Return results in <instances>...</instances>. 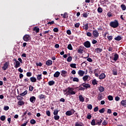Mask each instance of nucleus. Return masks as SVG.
Here are the masks:
<instances>
[{"label":"nucleus","instance_id":"nucleus-1","mask_svg":"<svg viewBox=\"0 0 126 126\" xmlns=\"http://www.w3.org/2000/svg\"><path fill=\"white\" fill-rule=\"evenodd\" d=\"M74 88L68 87L67 88L63 90V92L64 93V95L67 96L68 95H75V94H76V92L74 91Z\"/></svg>","mask_w":126,"mask_h":126},{"label":"nucleus","instance_id":"nucleus-2","mask_svg":"<svg viewBox=\"0 0 126 126\" xmlns=\"http://www.w3.org/2000/svg\"><path fill=\"white\" fill-rule=\"evenodd\" d=\"M109 26L110 27H112V28H118L119 27V21L117 20L111 21L109 24Z\"/></svg>","mask_w":126,"mask_h":126},{"label":"nucleus","instance_id":"nucleus-3","mask_svg":"<svg viewBox=\"0 0 126 126\" xmlns=\"http://www.w3.org/2000/svg\"><path fill=\"white\" fill-rule=\"evenodd\" d=\"M81 86H83L84 89H88L89 88H91V85L89 84L83 83V84H81V85H80V87H81Z\"/></svg>","mask_w":126,"mask_h":126},{"label":"nucleus","instance_id":"nucleus-4","mask_svg":"<svg viewBox=\"0 0 126 126\" xmlns=\"http://www.w3.org/2000/svg\"><path fill=\"white\" fill-rule=\"evenodd\" d=\"M23 39L25 42H28L31 39V37L29 34H26L23 36Z\"/></svg>","mask_w":126,"mask_h":126},{"label":"nucleus","instance_id":"nucleus-5","mask_svg":"<svg viewBox=\"0 0 126 126\" xmlns=\"http://www.w3.org/2000/svg\"><path fill=\"white\" fill-rule=\"evenodd\" d=\"M83 45L85 48H89L91 47V43L89 41H86L84 43Z\"/></svg>","mask_w":126,"mask_h":126},{"label":"nucleus","instance_id":"nucleus-6","mask_svg":"<svg viewBox=\"0 0 126 126\" xmlns=\"http://www.w3.org/2000/svg\"><path fill=\"white\" fill-rule=\"evenodd\" d=\"M93 35L94 38H98L99 37V32L97 30H94L93 31Z\"/></svg>","mask_w":126,"mask_h":126},{"label":"nucleus","instance_id":"nucleus-7","mask_svg":"<svg viewBox=\"0 0 126 126\" xmlns=\"http://www.w3.org/2000/svg\"><path fill=\"white\" fill-rule=\"evenodd\" d=\"M9 65V62H5V63L3 64V66L2 67V68L3 70H6L8 67V65Z\"/></svg>","mask_w":126,"mask_h":126},{"label":"nucleus","instance_id":"nucleus-8","mask_svg":"<svg viewBox=\"0 0 126 126\" xmlns=\"http://www.w3.org/2000/svg\"><path fill=\"white\" fill-rule=\"evenodd\" d=\"M13 61H14V62H16V64L14 66V67L15 68H18V67H19L20 66V62H19V61L16 60V59H14L13 60Z\"/></svg>","mask_w":126,"mask_h":126},{"label":"nucleus","instance_id":"nucleus-9","mask_svg":"<svg viewBox=\"0 0 126 126\" xmlns=\"http://www.w3.org/2000/svg\"><path fill=\"white\" fill-rule=\"evenodd\" d=\"M94 52L96 53V54H100V53H102V52H103V47H102L101 48H96L94 50Z\"/></svg>","mask_w":126,"mask_h":126},{"label":"nucleus","instance_id":"nucleus-10","mask_svg":"<svg viewBox=\"0 0 126 126\" xmlns=\"http://www.w3.org/2000/svg\"><path fill=\"white\" fill-rule=\"evenodd\" d=\"M85 73V71L82 70H79L78 71V74L79 75V76L82 77L83 75H84V74Z\"/></svg>","mask_w":126,"mask_h":126},{"label":"nucleus","instance_id":"nucleus-11","mask_svg":"<svg viewBox=\"0 0 126 126\" xmlns=\"http://www.w3.org/2000/svg\"><path fill=\"white\" fill-rule=\"evenodd\" d=\"M102 121L103 120L102 119H98V120L95 119L96 125L97 126H101Z\"/></svg>","mask_w":126,"mask_h":126},{"label":"nucleus","instance_id":"nucleus-12","mask_svg":"<svg viewBox=\"0 0 126 126\" xmlns=\"http://www.w3.org/2000/svg\"><path fill=\"white\" fill-rule=\"evenodd\" d=\"M25 104V102L23 101V100H19L17 102V106L18 107H21V106H23Z\"/></svg>","mask_w":126,"mask_h":126},{"label":"nucleus","instance_id":"nucleus-13","mask_svg":"<svg viewBox=\"0 0 126 126\" xmlns=\"http://www.w3.org/2000/svg\"><path fill=\"white\" fill-rule=\"evenodd\" d=\"M53 64V61L51 60H48L46 62V65L48 66H50Z\"/></svg>","mask_w":126,"mask_h":126},{"label":"nucleus","instance_id":"nucleus-14","mask_svg":"<svg viewBox=\"0 0 126 126\" xmlns=\"http://www.w3.org/2000/svg\"><path fill=\"white\" fill-rule=\"evenodd\" d=\"M30 101L31 102V103H35L36 101V97L34 96H31L30 98Z\"/></svg>","mask_w":126,"mask_h":126},{"label":"nucleus","instance_id":"nucleus-15","mask_svg":"<svg viewBox=\"0 0 126 126\" xmlns=\"http://www.w3.org/2000/svg\"><path fill=\"white\" fill-rule=\"evenodd\" d=\"M30 79L31 82H32V83L37 82V79L35 77H31L30 78Z\"/></svg>","mask_w":126,"mask_h":126},{"label":"nucleus","instance_id":"nucleus-16","mask_svg":"<svg viewBox=\"0 0 126 126\" xmlns=\"http://www.w3.org/2000/svg\"><path fill=\"white\" fill-rule=\"evenodd\" d=\"M105 77H106V75H105L104 73H101L99 76V79H105Z\"/></svg>","mask_w":126,"mask_h":126},{"label":"nucleus","instance_id":"nucleus-17","mask_svg":"<svg viewBox=\"0 0 126 126\" xmlns=\"http://www.w3.org/2000/svg\"><path fill=\"white\" fill-rule=\"evenodd\" d=\"M67 73V72L64 70H63L61 71V75L63 76V77H65V74Z\"/></svg>","mask_w":126,"mask_h":126},{"label":"nucleus","instance_id":"nucleus-18","mask_svg":"<svg viewBox=\"0 0 126 126\" xmlns=\"http://www.w3.org/2000/svg\"><path fill=\"white\" fill-rule=\"evenodd\" d=\"M79 99L80 102H84V100H85V98L81 94L79 95Z\"/></svg>","mask_w":126,"mask_h":126},{"label":"nucleus","instance_id":"nucleus-19","mask_svg":"<svg viewBox=\"0 0 126 126\" xmlns=\"http://www.w3.org/2000/svg\"><path fill=\"white\" fill-rule=\"evenodd\" d=\"M33 30L34 31V32H36V33H39L40 29L38 27H35Z\"/></svg>","mask_w":126,"mask_h":126},{"label":"nucleus","instance_id":"nucleus-20","mask_svg":"<svg viewBox=\"0 0 126 126\" xmlns=\"http://www.w3.org/2000/svg\"><path fill=\"white\" fill-rule=\"evenodd\" d=\"M119 59V54L117 53H116L114 55V58L113 59V61H115V62H117V60H118Z\"/></svg>","mask_w":126,"mask_h":126},{"label":"nucleus","instance_id":"nucleus-21","mask_svg":"<svg viewBox=\"0 0 126 126\" xmlns=\"http://www.w3.org/2000/svg\"><path fill=\"white\" fill-rule=\"evenodd\" d=\"M37 80L41 81L42 80V74L37 75L36 76Z\"/></svg>","mask_w":126,"mask_h":126},{"label":"nucleus","instance_id":"nucleus-22","mask_svg":"<svg viewBox=\"0 0 126 126\" xmlns=\"http://www.w3.org/2000/svg\"><path fill=\"white\" fill-rule=\"evenodd\" d=\"M60 74H61V73L60 72L56 71L54 74V77L58 78L59 77V76H60Z\"/></svg>","mask_w":126,"mask_h":126},{"label":"nucleus","instance_id":"nucleus-23","mask_svg":"<svg viewBox=\"0 0 126 126\" xmlns=\"http://www.w3.org/2000/svg\"><path fill=\"white\" fill-rule=\"evenodd\" d=\"M61 16H63V18H68V15L67 14V13L65 12L63 14H61Z\"/></svg>","mask_w":126,"mask_h":126},{"label":"nucleus","instance_id":"nucleus-24","mask_svg":"<svg viewBox=\"0 0 126 126\" xmlns=\"http://www.w3.org/2000/svg\"><path fill=\"white\" fill-rule=\"evenodd\" d=\"M122 39H123V37L120 35H118L117 37L114 38V40H115V41H121Z\"/></svg>","mask_w":126,"mask_h":126},{"label":"nucleus","instance_id":"nucleus-25","mask_svg":"<svg viewBox=\"0 0 126 126\" xmlns=\"http://www.w3.org/2000/svg\"><path fill=\"white\" fill-rule=\"evenodd\" d=\"M89 77H90L89 75H85L83 77V80L85 82L87 81V80H88Z\"/></svg>","mask_w":126,"mask_h":126},{"label":"nucleus","instance_id":"nucleus-26","mask_svg":"<svg viewBox=\"0 0 126 126\" xmlns=\"http://www.w3.org/2000/svg\"><path fill=\"white\" fill-rule=\"evenodd\" d=\"M121 104L123 107H126V100H123L121 101Z\"/></svg>","mask_w":126,"mask_h":126},{"label":"nucleus","instance_id":"nucleus-27","mask_svg":"<svg viewBox=\"0 0 126 126\" xmlns=\"http://www.w3.org/2000/svg\"><path fill=\"white\" fill-rule=\"evenodd\" d=\"M91 125H92V126H96V120L93 119L92 120V122H91Z\"/></svg>","mask_w":126,"mask_h":126},{"label":"nucleus","instance_id":"nucleus-28","mask_svg":"<svg viewBox=\"0 0 126 126\" xmlns=\"http://www.w3.org/2000/svg\"><path fill=\"white\" fill-rule=\"evenodd\" d=\"M98 90L100 92H104L105 88L103 87L100 86L98 88Z\"/></svg>","mask_w":126,"mask_h":126},{"label":"nucleus","instance_id":"nucleus-29","mask_svg":"<svg viewBox=\"0 0 126 126\" xmlns=\"http://www.w3.org/2000/svg\"><path fill=\"white\" fill-rule=\"evenodd\" d=\"M72 114L71 111H67L65 112L66 116H71Z\"/></svg>","mask_w":126,"mask_h":126},{"label":"nucleus","instance_id":"nucleus-30","mask_svg":"<svg viewBox=\"0 0 126 126\" xmlns=\"http://www.w3.org/2000/svg\"><path fill=\"white\" fill-rule=\"evenodd\" d=\"M112 74L113 75H118V71H117V69H114L112 70Z\"/></svg>","mask_w":126,"mask_h":126},{"label":"nucleus","instance_id":"nucleus-31","mask_svg":"<svg viewBox=\"0 0 126 126\" xmlns=\"http://www.w3.org/2000/svg\"><path fill=\"white\" fill-rule=\"evenodd\" d=\"M54 84H55V81L53 80L48 82V85H49V86H52L54 85Z\"/></svg>","mask_w":126,"mask_h":126},{"label":"nucleus","instance_id":"nucleus-32","mask_svg":"<svg viewBox=\"0 0 126 126\" xmlns=\"http://www.w3.org/2000/svg\"><path fill=\"white\" fill-rule=\"evenodd\" d=\"M89 14V13L88 12H84L83 13V17H85V18H87L88 17V15Z\"/></svg>","mask_w":126,"mask_h":126},{"label":"nucleus","instance_id":"nucleus-33","mask_svg":"<svg viewBox=\"0 0 126 126\" xmlns=\"http://www.w3.org/2000/svg\"><path fill=\"white\" fill-rule=\"evenodd\" d=\"M121 8L122 10L125 11L126 9V6L124 4H122L121 5Z\"/></svg>","mask_w":126,"mask_h":126},{"label":"nucleus","instance_id":"nucleus-34","mask_svg":"<svg viewBox=\"0 0 126 126\" xmlns=\"http://www.w3.org/2000/svg\"><path fill=\"white\" fill-rule=\"evenodd\" d=\"M45 95L44 94H39L38 95V98L40 99V100L42 99H45Z\"/></svg>","mask_w":126,"mask_h":126},{"label":"nucleus","instance_id":"nucleus-35","mask_svg":"<svg viewBox=\"0 0 126 126\" xmlns=\"http://www.w3.org/2000/svg\"><path fill=\"white\" fill-rule=\"evenodd\" d=\"M92 84H93V85H96L98 84V83H97V81L96 80V79L93 80L92 81Z\"/></svg>","mask_w":126,"mask_h":126},{"label":"nucleus","instance_id":"nucleus-36","mask_svg":"<svg viewBox=\"0 0 126 126\" xmlns=\"http://www.w3.org/2000/svg\"><path fill=\"white\" fill-rule=\"evenodd\" d=\"M83 27H84V29L85 30H88V29H89V27H88V23L85 24Z\"/></svg>","mask_w":126,"mask_h":126},{"label":"nucleus","instance_id":"nucleus-37","mask_svg":"<svg viewBox=\"0 0 126 126\" xmlns=\"http://www.w3.org/2000/svg\"><path fill=\"white\" fill-rule=\"evenodd\" d=\"M27 93H28V91H25L23 93L20 94V96H25V95H26V94H27Z\"/></svg>","mask_w":126,"mask_h":126},{"label":"nucleus","instance_id":"nucleus-38","mask_svg":"<svg viewBox=\"0 0 126 126\" xmlns=\"http://www.w3.org/2000/svg\"><path fill=\"white\" fill-rule=\"evenodd\" d=\"M67 49L68 50H70V51H72V45H71V44H69L68 45Z\"/></svg>","mask_w":126,"mask_h":126},{"label":"nucleus","instance_id":"nucleus-39","mask_svg":"<svg viewBox=\"0 0 126 126\" xmlns=\"http://www.w3.org/2000/svg\"><path fill=\"white\" fill-rule=\"evenodd\" d=\"M73 81L74 82H79V79L77 77H74L73 78Z\"/></svg>","mask_w":126,"mask_h":126},{"label":"nucleus","instance_id":"nucleus-40","mask_svg":"<svg viewBox=\"0 0 126 126\" xmlns=\"http://www.w3.org/2000/svg\"><path fill=\"white\" fill-rule=\"evenodd\" d=\"M70 66L72 68H76V64L75 63H71Z\"/></svg>","mask_w":126,"mask_h":126},{"label":"nucleus","instance_id":"nucleus-41","mask_svg":"<svg viewBox=\"0 0 126 126\" xmlns=\"http://www.w3.org/2000/svg\"><path fill=\"white\" fill-rule=\"evenodd\" d=\"M92 118V115H91V114L89 113H88L87 119H88V120H90Z\"/></svg>","mask_w":126,"mask_h":126},{"label":"nucleus","instance_id":"nucleus-42","mask_svg":"<svg viewBox=\"0 0 126 126\" xmlns=\"http://www.w3.org/2000/svg\"><path fill=\"white\" fill-rule=\"evenodd\" d=\"M97 12L98 13H101V12H103V9L101 8V7H99L97 8Z\"/></svg>","mask_w":126,"mask_h":126},{"label":"nucleus","instance_id":"nucleus-43","mask_svg":"<svg viewBox=\"0 0 126 126\" xmlns=\"http://www.w3.org/2000/svg\"><path fill=\"white\" fill-rule=\"evenodd\" d=\"M72 61V57H71V56H69L67 58V62H68V63H70V62H71Z\"/></svg>","mask_w":126,"mask_h":126},{"label":"nucleus","instance_id":"nucleus-44","mask_svg":"<svg viewBox=\"0 0 126 126\" xmlns=\"http://www.w3.org/2000/svg\"><path fill=\"white\" fill-rule=\"evenodd\" d=\"M30 123H31V125H35V124H36V121L34 119H32L30 121Z\"/></svg>","mask_w":126,"mask_h":126},{"label":"nucleus","instance_id":"nucleus-45","mask_svg":"<svg viewBox=\"0 0 126 126\" xmlns=\"http://www.w3.org/2000/svg\"><path fill=\"white\" fill-rule=\"evenodd\" d=\"M108 100H109V101H113V100H114V98L113 97V96H112V95H108Z\"/></svg>","mask_w":126,"mask_h":126},{"label":"nucleus","instance_id":"nucleus-46","mask_svg":"<svg viewBox=\"0 0 126 126\" xmlns=\"http://www.w3.org/2000/svg\"><path fill=\"white\" fill-rule=\"evenodd\" d=\"M34 89V87L31 86V85H30L29 86V91H31V92H32V91H33Z\"/></svg>","mask_w":126,"mask_h":126},{"label":"nucleus","instance_id":"nucleus-47","mask_svg":"<svg viewBox=\"0 0 126 126\" xmlns=\"http://www.w3.org/2000/svg\"><path fill=\"white\" fill-rule=\"evenodd\" d=\"M0 119L3 122V121H5V116L2 115L0 117Z\"/></svg>","mask_w":126,"mask_h":126},{"label":"nucleus","instance_id":"nucleus-48","mask_svg":"<svg viewBox=\"0 0 126 126\" xmlns=\"http://www.w3.org/2000/svg\"><path fill=\"white\" fill-rule=\"evenodd\" d=\"M59 111L58 110V109H57L56 110H54V111L53 112V114H54V116L58 115V114H59Z\"/></svg>","mask_w":126,"mask_h":126},{"label":"nucleus","instance_id":"nucleus-49","mask_svg":"<svg viewBox=\"0 0 126 126\" xmlns=\"http://www.w3.org/2000/svg\"><path fill=\"white\" fill-rule=\"evenodd\" d=\"M54 119L55 120V121H58V120H60V116L59 115L54 116Z\"/></svg>","mask_w":126,"mask_h":126},{"label":"nucleus","instance_id":"nucleus-50","mask_svg":"<svg viewBox=\"0 0 126 126\" xmlns=\"http://www.w3.org/2000/svg\"><path fill=\"white\" fill-rule=\"evenodd\" d=\"M17 100H19V101H22V100L23 99V97H22L20 95H18L17 96Z\"/></svg>","mask_w":126,"mask_h":126},{"label":"nucleus","instance_id":"nucleus-51","mask_svg":"<svg viewBox=\"0 0 126 126\" xmlns=\"http://www.w3.org/2000/svg\"><path fill=\"white\" fill-rule=\"evenodd\" d=\"M79 26H80V23H77L74 25V27H75V28H79Z\"/></svg>","mask_w":126,"mask_h":126},{"label":"nucleus","instance_id":"nucleus-52","mask_svg":"<svg viewBox=\"0 0 126 126\" xmlns=\"http://www.w3.org/2000/svg\"><path fill=\"white\" fill-rule=\"evenodd\" d=\"M99 113H100V114H103V113L105 112V108H103L102 109H101L100 110H99Z\"/></svg>","mask_w":126,"mask_h":126},{"label":"nucleus","instance_id":"nucleus-53","mask_svg":"<svg viewBox=\"0 0 126 126\" xmlns=\"http://www.w3.org/2000/svg\"><path fill=\"white\" fill-rule=\"evenodd\" d=\"M27 76L28 77H30L31 76H32V73H31V72H28L27 73Z\"/></svg>","mask_w":126,"mask_h":126},{"label":"nucleus","instance_id":"nucleus-54","mask_svg":"<svg viewBox=\"0 0 126 126\" xmlns=\"http://www.w3.org/2000/svg\"><path fill=\"white\" fill-rule=\"evenodd\" d=\"M107 39L109 41H112L113 40V36H107Z\"/></svg>","mask_w":126,"mask_h":126},{"label":"nucleus","instance_id":"nucleus-55","mask_svg":"<svg viewBox=\"0 0 126 126\" xmlns=\"http://www.w3.org/2000/svg\"><path fill=\"white\" fill-rule=\"evenodd\" d=\"M87 108L89 110H92V108H93L92 105L88 104L87 106Z\"/></svg>","mask_w":126,"mask_h":126},{"label":"nucleus","instance_id":"nucleus-56","mask_svg":"<svg viewBox=\"0 0 126 126\" xmlns=\"http://www.w3.org/2000/svg\"><path fill=\"white\" fill-rule=\"evenodd\" d=\"M46 114L48 117H50V116H51V112H50V110L46 111Z\"/></svg>","mask_w":126,"mask_h":126},{"label":"nucleus","instance_id":"nucleus-57","mask_svg":"<svg viewBox=\"0 0 126 126\" xmlns=\"http://www.w3.org/2000/svg\"><path fill=\"white\" fill-rule=\"evenodd\" d=\"M79 91H84V90H85V89L84 88V87H79Z\"/></svg>","mask_w":126,"mask_h":126},{"label":"nucleus","instance_id":"nucleus-58","mask_svg":"<svg viewBox=\"0 0 126 126\" xmlns=\"http://www.w3.org/2000/svg\"><path fill=\"white\" fill-rule=\"evenodd\" d=\"M53 31L56 33H58V32H59V29L58 28H55L53 29Z\"/></svg>","mask_w":126,"mask_h":126},{"label":"nucleus","instance_id":"nucleus-59","mask_svg":"<svg viewBox=\"0 0 126 126\" xmlns=\"http://www.w3.org/2000/svg\"><path fill=\"white\" fill-rule=\"evenodd\" d=\"M103 126H107L108 125V122L106 121V120H104V121L102 122Z\"/></svg>","mask_w":126,"mask_h":126},{"label":"nucleus","instance_id":"nucleus-60","mask_svg":"<svg viewBox=\"0 0 126 126\" xmlns=\"http://www.w3.org/2000/svg\"><path fill=\"white\" fill-rule=\"evenodd\" d=\"M87 36H88V37H92V33H91V32H87Z\"/></svg>","mask_w":126,"mask_h":126},{"label":"nucleus","instance_id":"nucleus-61","mask_svg":"<svg viewBox=\"0 0 126 126\" xmlns=\"http://www.w3.org/2000/svg\"><path fill=\"white\" fill-rule=\"evenodd\" d=\"M36 66H42V63H41V62H39V63H36Z\"/></svg>","mask_w":126,"mask_h":126},{"label":"nucleus","instance_id":"nucleus-62","mask_svg":"<svg viewBox=\"0 0 126 126\" xmlns=\"http://www.w3.org/2000/svg\"><path fill=\"white\" fill-rule=\"evenodd\" d=\"M102 95H101V94H99L98 96H97V99L98 100H101L102 99Z\"/></svg>","mask_w":126,"mask_h":126},{"label":"nucleus","instance_id":"nucleus-63","mask_svg":"<svg viewBox=\"0 0 126 126\" xmlns=\"http://www.w3.org/2000/svg\"><path fill=\"white\" fill-rule=\"evenodd\" d=\"M98 110H99V107H98V106H96L94 108V112H98Z\"/></svg>","mask_w":126,"mask_h":126},{"label":"nucleus","instance_id":"nucleus-64","mask_svg":"<svg viewBox=\"0 0 126 126\" xmlns=\"http://www.w3.org/2000/svg\"><path fill=\"white\" fill-rule=\"evenodd\" d=\"M75 126H84L82 125H81L79 123H78L77 122L75 123Z\"/></svg>","mask_w":126,"mask_h":126}]
</instances>
